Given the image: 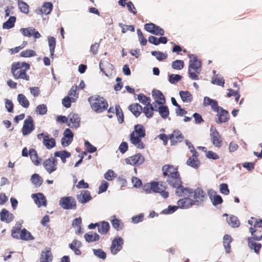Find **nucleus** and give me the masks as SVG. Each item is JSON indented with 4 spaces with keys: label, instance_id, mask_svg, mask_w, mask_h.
Segmentation results:
<instances>
[{
    "label": "nucleus",
    "instance_id": "nucleus-1",
    "mask_svg": "<svg viewBox=\"0 0 262 262\" xmlns=\"http://www.w3.org/2000/svg\"><path fill=\"white\" fill-rule=\"evenodd\" d=\"M163 176L166 178L167 183L172 188H176L175 193L178 196H185L188 193H191L190 189L182 186V181L178 167L172 165H164L162 167Z\"/></svg>",
    "mask_w": 262,
    "mask_h": 262
},
{
    "label": "nucleus",
    "instance_id": "nucleus-2",
    "mask_svg": "<svg viewBox=\"0 0 262 262\" xmlns=\"http://www.w3.org/2000/svg\"><path fill=\"white\" fill-rule=\"evenodd\" d=\"M146 132L144 127L141 124H137L134 126V130L130 134V143L138 149H144L145 144L142 141V138H144Z\"/></svg>",
    "mask_w": 262,
    "mask_h": 262
},
{
    "label": "nucleus",
    "instance_id": "nucleus-3",
    "mask_svg": "<svg viewBox=\"0 0 262 262\" xmlns=\"http://www.w3.org/2000/svg\"><path fill=\"white\" fill-rule=\"evenodd\" d=\"M30 67V64L26 62H14L11 65V72L15 79L29 81L30 76L27 71Z\"/></svg>",
    "mask_w": 262,
    "mask_h": 262
},
{
    "label": "nucleus",
    "instance_id": "nucleus-4",
    "mask_svg": "<svg viewBox=\"0 0 262 262\" xmlns=\"http://www.w3.org/2000/svg\"><path fill=\"white\" fill-rule=\"evenodd\" d=\"M166 188L167 186L163 181L147 183L143 187V189L146 193H159L164 199L169 196V193L165 191Z\"/></svg>",
    "mask_w": 262,
    "mask_h": 262
},
{
    "label": "nucleus",
    "instance_id": "nucleus-5",
    "mask_svg": "<svg viewBox=\"0 0 262 262\" xmlns=\"http://www.w3.org/2000/svg\"><path fill=\"white\" fill-rule=\"evenodd\" d=\"M249 231L252 236L247 238L248 246L251 249H253L255 253H258L261 245L260 243H256L254 241H260L262 239V231L259 228L252 226L249 228Z\"/></svg>",
    "mask_w": 262,
    "mask_h": 262
},
{
    "label": "nucleus",
    "instance_id": "nucleus-6",
    "mask_svg": "<svg viewBox=\"0 0 262 262\" xmlns=\"http://www.w3.org/2000/svg\"><path fill=\"white\" fill-rule=\"evenodd\" d=\"M92 110L97 113H100L106 110L108 104L107 101L99 95H94L88 98Z\"/></svg>",
    "mask_w": 262,
    "mask_h": 262
},
{
    "label": "nucleus",
    "instance_id": "nucleus-7",
    "mask_svg": "<svg viewBox=\"0 0 262 262\" xmlns=\"http://www.w3.org/2000/svg\"><path fill=\"white\" fill-rule=\"evenodd\" d=\"M202 63L201 61L198 59L195 56L193 55V58L189 61L188 66L189 77L192 80H199V74L201 71Z\"/></svg>",
    "mask_w": 262,
    "mask_h": 262
},
{
    "label": "nucleus",
    "instance_id": "nucleus-8",
    "mask_svg": "<svg viewBox=\"0 0 262 262\" xmlns=\"http://www.w3.org/2000/svg\"><path fill=\"white\" fill-rule=\"evenodd\" d=\"M59 205L63 209L75 210L77 208L76 201L73 196H64L59 202Z\"/></svg>",
    "mask_w": 262,
    "mask_h": 262
},
{
    "label": "nucleus",
    "instance_id": "nucleus-9",
    "mask_svg": "<svg viewBox=\"0 0 262 262\" xmlns=\"http://www.w3.org/2000/svg\"><path fill=\"white\" fill-rule=\"evenodd\" d=\"M210 137L212 144L216 148H220L223 145V140L216 128L211 126L210 129Z\"/></svg>",
    "mask_w": 262,
    "mask_h": 262
},
{
    "label": "nucleus",
    "instance_id": "nucleus-10",
    "mask_svg": "<svg viewBox=\"0 0 262 262\" xmlns=\"http://www.w3.org/2000/svg\"><path fill=\"white\" fill-rule=\"evenodd\" d=\"M35 129L34 120L31 116H27V118L24 122L23 126L21 128V132L24 136L30 134Z\"/></svg>",
    "mask_w": 262,
    "mask_h": 262
},
{
    "label": "nucleus",
    "instance_id": "nucleus-11",
    "mask_svg": "<svg viewBox=\"0 0 262 262\" xmlns=\"http://www.w3.org/2000/svg\"><path fill=\"white\" fill-rule=\"evenodd\" d=\"M191 152L192 155L190 156L186 161L187 165L196 169L200 165V161L198 159L199 153L196 151L194 147H192V149H191Z\"/></svg>",
    "mask_w": 262,
    "mask_h": 262
},
{
    "label": "nucleus",
    "instance_id": "nucleus-12",
    "mask_svg": "<svg viewBox=\"0 0 262 262\" xmlns=\"http://www.w3.org/2000/svg\"><path fill=\"white\" fill-rule=\"evenodd\" d=\"M144 28L146 31L155 35L162 36L164 34V30L152 23L145 24Z\"/></svg>",
    "mask_w": 262,
    "mask_h": 262
},
{
    "label": "nucleus",
    "instance_id": "nucleus-13",
    "mask_svg": "<svg viewBox=\"0 0 262 262\" xmlns=\"http://www.w3.org/2000/svg\"><path fill=\"white\" fill-rule=\"evenodd\" d=\"M123 243V240L121 237L117 236L115 237L112 242L110 247L111 253L113 255L116 254L122 249Z\"/></svg>",
    "mask_w": 262,
    "mask_h": 262
},
{
    "label": "nucleus",
    "instance_id": "nucleus-14",
    "mask_svg": "<svg viewBox=\"0 0 262 262\" xmlns=\"http://www.w3.org/2000/svg\"><path fill=\"white\" fill-rule=\"evenodd\" d=\"M144 157L141 154H137L125 159L127 164L137 166L142 164L144 162Z\"/></svg>",
    "mask_w": 262,
    "mask_h": 262
},
{
    "label": "nucleus",
    "instance_id": "nucleus-15",
    "mask_svg": "<svg viewBox=\"0 0 262 262\" xmlns=\"http://www.w3.org/2000/svg\"><path fill=\"white\" fill-rule=\"evenodd\" d=\"M192 191L191 193H188L185 196H182V197H184V198L180 199L177 202V205L178 207L181 208H187L191 207L193 205H195L193 200L189 198L188 196L193 193V190L190 189Z\"/></svg>",
    "mask_w": 262,
    "mask_h": 262
},
{
    "label": "nucleus",
    "instance_id": "nucleus-16",
    "mask_svg": "<svg viewBox=\"0 0 262 262\" xmlns=\"http://www.w3.org/2000/svg\"><path fill=\"white\" fill-rule=\"evenodd\" d=\"M57 161L55 157H50L46 160L43 163V165L46 170L49 173L55 171L57 169Z\"/></svg>",
    "mask_w": 262,
    "mask_h": 262
},
{
    "label": "nucleus",
    "instance_id": "nucleus-17",
    "mask_svg": "<svg viewBox=\"0 0 262 262\" xmlns=\"http://www.w3.org/2000/svg\"><path fill=\"white\" fill-rule=\"evenodd\" d=\"M216 112L217 119L216 122L217 124L227 122L230 118L228 112L222 107Z\"/></svg>",
    "mask_w": 262,
    "mask_h": 262
},
{
    "label": "nucleus",
    "instance_id": "nucleus-18",
    "mask_svg": "<svg viewBox=\"0 0 262 262\" xmlns=\"http://www.w3.org/2000/svg\"><path fill=\"white\" fill-rule=\"evenodd\" d=\"M80 118L79 115L71 113L68 115V125L71 128H77L79 126Z\"/></svg>",
    "mask_w": 262,
    "mask_h": 262
},
{
    "label": "nucleus",
    "instance_id": "nucleus-19",
    "mask_svg": "<svg viewBox=\"0 0 262 262\" xmlns=\"http://www.w3.org/2000/svg\"><path fill=\"white\" fill-rule=\"evenodd\" d=\"M152 95L155 100V101L152 102L155 108L157 107V104H163L165 103L166 100L164 96L160 90H153Z\"/></svg>",
    "mask_w": 262,
    "mask_h": 262
},
{
    "label": "nucleus",
    "instance_id": "nucleus-20",
    "mask_svg": "<svg viewBox=\"0 0 262 262\" xmlns=\"http://www.w3.org/2000/svg\"><path fill=\"white\" fill-rule=\"evenodd\" d=\"M193 195V202L195 205H200L205 200L206 198V193L200 188H196L194 191Z\"/></svg>",
    "mask_w": 262,
    "mask_h": 262
},
{
    "label": "nucleus",
    "instance_id": "nucleus-21",
    "mask_svg": "<svg viewBox=\"0 0 262 262\" xmlns=\"http://www.w3.org/2000/svg\"><path fill=\"white\" fill-rule=\"evenodd\" d=\"M184 139V137L179 130H175L172 134L169 135V140H170L171 144L172 145H176L178 142H182Z\"/></svg>",
    "mask_w": 262,
    "mask_h": 262
},
{
    "label": "nucleus",
    "instance_id": "nucleus-22",
    "mask_svg": "<svg viewBox=\"0 0 262 262\" xmlns=\"http://www.w3.org/2000/svg\"><path fill=\"white\" fill-rule=\"evenodd\" d=\"M203 105L207 106L210 105L212 110L214 112H217L221 107L218 105L217 101L215 100L212 99L208 97H205L203 100Z\"/></svg>",
    "mask_w": 262,
    "mask_h": 262
},
{
    "label": "nucleus",
    "instance_id": "nucleus-23",
    "mask_svg": "<svg viewBox=\"0 0 262 262\" xmlns=\"http://www.w3.org/2000/svg\"><path fill=\"white\" fill-rule=\"evenodd\" d=\"M92 199L90 192L88 190H82L80 194L77 195V199L82 204L85 203Z\"/></svg>",
    "mask_w": 262,
    "mask_h": 262
},
{
    "label": "nucleus",
    "instance_id": "nucleus-24",
    "mask_svg": "<svg viewBox=\"0 0 262 262\" xmlns=\"http://www.w3.org/2000/svg\"><path fill=\"white\" fill-rule=\"evenodd\" d=\"M128 109L136 117L140 115L143 110L142 106L137 103H133L129 105Z\"/></svg>",
    "mask_w": 262,
    "mask_h": 262
},
{
    "label": "nucleus",
    "instance_id": "nucleus-25",
    "mask_svg": "<svg viewBox=\"0 0 262 262\" xmlns=\"http://www.w3.org/2000/svg\"><path fill=\"white\" fill-rule=\"evenodd\" d=\"M1 220L3 222L6 223L11 222L14 218V216L12 213H10L6 209H3L0 213Z\"/></svg>",
    "mask_w": 262,
    "mask_h": 262
},
{
    "label": "nucleus",
    "instance_id": "nucleus-26",
    "mask_svg": "<svg viewBox=\"0 0 262 262\" xmlns=\"http://www.w3.org/2000/svg\"><path fill=\"white\" fill-rule=\"evenodd\" d=\"M53 255L50 250L46 249L42 251L40 257V262H52Z\"/></svg>",
    "mask_w": 262,
    "mask_h": 262
},
{
    "label": "nucleus",
    "instance_id": "nucleus-27",
    "mask_svg": "<svg viewBox=\"0 0 262 262\" xmlns=\"http://www.w3.org/2000/svg\"><path fill=\"white\" fill-rule=\"evenodd\" d=\"M32 198L39 207L41 206H46V200L43 194L40 193L33 194Z\"/></svg>",
    "mask_w": 262,
    "mask_h": 262
},
{
    "label": "nucleus",
    "instance_id": "nucleus-28",
    "mask_svg": "<svg viewBox=\"0 0 262 262\" xmlns=\"http://www.w3.org/2000/svg\"><path fill=\"white\" fill-rule=\"evenodd\" d=\"M157 111V108H155L154 103L145 105L143 108L142 112L145 114V116L150 118L153 116L154 111Z\"/></svg>",
    "mask_w": 262,
    "mask_h": 262
},
{
    "label": "nucleus",
    "instance_id": "nucleus-29",
    "mask_svg": "<svg viewBox=\"0 0 262 262\" xmlns=\"http://www.w3.org/2000/svg\"><path fill=\"white\" fill-rule=\"evenodd\" d=\"M42 142L47 149H51L56 145L55 140L53 138H50L48 135H45Z\"/></svg>",
    "mask_w": 262,
    "mask_h": 262
},
{
    "label": "nucleus",
    "instance_id": "nucleus-30",
    "mask_svg": "<svg viewBox=\"0 0 262 262\" xmlns=\"http://www.w3.org/2000/svg\"><path fill=\"white\" fill-rule=\"evenodd\" d=\"M110 228V224L108 222L102 221L98 223V230L101 234H106Z\"/></svg>",
    "mask_w": 262,
    "mask_h": 262
},
{
    "label": "nucleus",
    "instance_id": "nucleus-31",
    "mask_svg": "<svg viewBox=\"0 0 262 262\" xmlns=\"http://www.w3.org/2000/svg\"><path fill=\"white\" fill-rule=\"evenodd\" d=\"M209 195L214 206L221 204L223 203V199L221 196L216 194L215 191L209 192Z\"/></svg>",
    "mask_w": 262,
    "mask_h": 262
},
{
    "label": "nucleus",
    "instance_id": "nucleus-32",
    "mask_svg": "<svg viewBox=\"0 0 262 262\" xmlns=\"http://www.w3.org/2000/svg\"><path fill=\"white\" fill-rule=\"evenodd\" d=\"M113 227L117 231L122 230L124 227L123 223L120 220L117 219L115 215H113L112 217V219L110 220Z\"/></svg>",
    "mask_w": 262,
    "mask_h": 262
},
{
    "label": "nucleus",
    "instance_id": "nucleus-33",
    "mask_svg": "<svg viewBox=\"0 0 262 262\" xmlns=\"http://www.w3.org/2000/svg\"><path fill=\"white\" fill-rule=\"evenodd\" d=\"M232 241V237L228 234H225L223 237V245L226 252L229 253L231 252L230 243Z\"/></svg>",
    "mask_w": 262,
    "mask_h": 262
},
{
    "label": "nucleus",
    "instance_id": "nucleus-34",
    "mask_svg": "<svg viewBox=\"0 0 262 262\" xmlns=\"http://www.w3.org/2000/svg\"><path fill=\"white\" fill-rule=\"evenodd\" d=\"M180 96L182 100V101L184 102H190L193 99L192 95L191 94L186 91H181L179 92Z\"/></svg>",
    "mask_w": 262,
    "mask_h": 262
},
{
    "label": "nucleus",
    "instance_id": "nucleus-35",
    "mask_svg": "<svg viewBox=\"0 0 262 262\" xmlns=\"http://www.w3.org/2000/svg\"><path fill=\"white\" fill-rule=\"evenodd\" d=\"M159 113L160 115L163 119L167 118L169 114V111L168 107L166 105H162L159 107L157 106V111Z\"/></svg>",
    "mask_w": 262,
    "mask_h": 262
},
{
    "label": "nucleus",
    "instance_id": "nucleus-36",
    "mask_svg": "<svg viewBox=\"0 0 262 262\" xmlns=\"http://www.w3.org/2000/svg\"><path fill=\"white\" fill-rule=\"evenodd\" d=\"M29 156L32 162L35 165H38L40 163L41 159H38L37 154L35 149L31 148L29 151Z\"/></svg>",
    "mask_w": 262,
    "mask_h": 262
},
{
    "label": "nucleus",
    "instance_id": "nucleus-37",
    "mask_svg": "<svg viewBox=\"0 0 262 262\" xmlns=\"http://www.w3.org/2000/svg\"><path fill=\"white\" fill-rule=\"evenodd\" d=\"M53 9V5L51 2H45L42 6L40 11L41 14H49Z\"/></svg>",
    "mask_w": 262,
    "mask_h": 262
},
{
    "label": "nucleus",
    "instance_id": "nucleus-38",
    "mask_svg": "<svg viewBox=\"0 0 262 262\" xmlns=\"http://www.w3.org/2000/svg\"><path fill=\"white\" fill-rule=\"evenodd\" d=\"M19 237L20 239L23 241H30L34 239L31 233L25 228L22 229L21 232H20V235H19Z\"/></svg>",
    "mask_w": 262,
    "mask_h": 262
},
{
    "label": "nucleus",
    "instance_id": "nucleus-39",
    "mask_svg": "<svg viewBox=\"0 0 262 262\" xmlns=\"http://www.w3.org/2000/svg\"><path fill=\"white\" fill-rule=\"evenodd\" d=\"M54 156L55 158L57 157H60L62 162L64 163L66 162V159L71 156V154L66 150L56 151L54 153Z\"/></svg>",
    "mask_w": 262,
    "mask_h": 262
},
{
    "label": "nucleus",
    "instance_id": "nucleus-40",
    "mask_svg": "<svg viewBox=\"0 0 262 262\" xmlns=\"http://www.w3.org/2000/svg\"><path fill=\"white\" fill-rule=\"evenodd\" d=\"M80 245L81 243L79 241L75 239L69 245V247L74 251L75 254L80 255L81 254V251L79 249V248Z\"/></svg>",
    "mask_w": 262,
    "mask_h": 262
},
{
    "label": "nucleus",
    "instance_id": "nucleus-41",
    "mask_svg": "<svg viewBox=\"0 0 262 262\" xmlns=\"http://www.w3.org/2000/svg\"><path fill=\"white\" fill-rule=\"evenodd\" d=\"M17 100L23 107L28 108L29 106L30 102L24 94H18Z\"/></svg>",
    "mask_w": 262,
    "mask_h": 262
},
{
    "label": "nucleus",
    "instance_id": "nucleus-42",
    "mask_svg": "<svg viewBox=\"0 0 262 262\" xmlns=\"http://www.w3.org/2000/svg\"><path fill=\"white\" fill-rule=\"evenodd\" d=\"M63 135L68 138L67 141H63L66 145H69L73 141L74 135L70 129L66 128L64 131Z\"/></svg>",
    "mask_w": 262,
    "mask_h": 262
},
{
    "label": "nucleus",
    "instance_id": "nucleus-43",
    "mask_svg": "<svg viewBox=\"0 0 262 262\" xmlns=\"http://www.w3.org/2000/svg\"><path fill=\"white\" fill-rule=\"evenodd\" d=\"M16 21V17L15 16H10L9 18L3 24V28L5 29H9L14 26Z\"/></svg>",
    "mask_w": 262,
    "mask_h": 262
},
{
    "label": "nucleus",
    "instance_id": "nucleus-44",
    "mask_svg": "<svg viewBox=\"0 0 262 262\" xmlns=\"http://www.w3.org/2000/svg\"><path fill=\"white\" fill-rule=\"evenodd\" d=\"M48 40L51 53L50 56L52 57L54 55L56 46V39L54 37L50 36L48 37Z\"/></svg>",
    "mask_w": 262,
    "mask_h": 262
},
{
    "label": "nucleus",
    "instance_id": "nucleus-45",
    "mask_svg": "<svg viewBox=\"0 0 262 262\" xmlns=\"http://www.w3.org/2000/svg\"><path fill=\"white\" fill-rule=\"evenodd\" d=\"M84 238L85 241L89 243L95 241H98L99 238V235L96 233H86L84 235Z\"/></svg>",
    "mask_w": 262,
    "mask_h": 262
},
{
    "label": "nucleus",
    "instance_id": "nucleus-46",
    "mask_svg": "<svg viewBox=\"0 0 262 262\" xmlns=\"http://www.w3.org/2000/svg\"><path fill=\"white\" fill-rule=\"evenodd\" d=\"M32 183L36 186L39 187L42 183V179L38 174H33L31 178Z\"/></svg>",
    "mask_w": 262,
    "mask_h": 262
},
{
    "label": "nucleus",
    "instance_id": "nucleus-47",
    "mask_svg": "<svg viewBox=\"0 0 262 262\" xmlns=\"http://www.w3.org/2000/svg\"><path fill=\"white\" fill-rule=\"evenodd\" d=\"M248 223L251 226L253 223H254L253 226L255 228H262V219H256L253 217H251L250 220H248Z\"/></svg>",
    "mask_w": 262,
    "mask_h": 262
},
{
    "label": "nucleus",
    "instance_id": "nucleus-48",
    "mask_svg": "<svg viewBox=\"0 0 262 262\" xmlns=\"http://www.w3.org/2000/svg\"><path fill=\"white\" fill-rule=\"evenodd\" d=\"M18 5L20 11L25 14L29 13V5L23 0H18Z\"/></svg>",
    "mask_w": 262,
    "mask_h": 262
},
{
    "label": "nucleus",
    "instance_id": "nucleus-49",
    "mask_svg": "<svg viewBox=\"0 0 262 262\" xmlns=\"http://www.w3.org/2000/svg\"><path fill=\"white\" fill-rule=\"evenodd\" d=\"M115 113L118 117V120L119 123H123L124 121V115L122 110L119 105L115 106Z\"/></svg>",
    "mask_w": 262,
    "mask_h": 262
},
{
    "label": "nucleus",
    "instance_id": "nucleus-50",
    "mask_svg": "<svg viewBox=\"0 0 262 262\" xmlns=\"http://www.w3.org/2000/svg\"><path fill=\"white\" fill-rule=\"evenodd\" d=\"M138 99L141 103L145 105H147L150 104V98L149 97H146L143 94H139L138 95Z\"/></svg>",
    "mask_w": 262,
    "mask_h": 262
},
{
    "label": "nucleus",
    "instance_id": "nucleus-51",
    "mask_svg": "<svg viewBox=\"0 0 262 262\" xmlns=\"http://www.w3.org/2000/svg\"><path fill=\"white\" fill-rule=\"evenodd\" d=\"M228 222L229 225L233 228L238 227L240 225L239 220L236 216L234 215L230 216Z\"/></svg>",
    "mask_w": 262,
    "mask_h": 262
},
{
    "label": "nucleus",
    "instance_id": "nucleus-52",
    "mask_svg": "<svg viewBox=\"0 0 262 262\" xmlns=\"http://www.w3.org/2000/svg\"><path fill=\"white\" fill-rule=\"evenodd\" d=\"M184 62L182 60H176L172 62L171 67L172 69L177 70H180L183 68Z\"/></svg>",
    "mask_w": 262,
    "mask_h": 262
},
{
    "label": "nucleus",
    "instance_id": "nucleus-53",
    "mask_svg": "<svg viewBox=\"0 0 262 262\" xmlns=\"http://www.w3.org/2000/svg\"><path fill=\"white\" fill-rule=\"evenodd\" d=\"M76 98L71 97L69 96L65 97L62 100L63 105L66 108L71 107L72 102H74Z\"/></svg>",
    "mask_w": 262,
    "mask_h": 262
},
{
    "label": "nucleus",
    "instance_id": "nucleus-54",
    "mask_svg": "<svg viewBox=\"0 0 262 262\" xmlns=\"http://www.w3.org/2000/svg\"><path fill=\"white\" fill-rule=\"evenodd\" d=\"M22 229L18 226L14 227L11 230V236L16 239H19V235H20V232Z\"/></svg>",
    "mask_w": 262,
    "mask_h": 262
},
{
    "label": "nucleus",
    "instance_id": "nucleus-55",
    "mask_svg": "<svg viewBox=\"0 0 262 262\" xmlns=\"http://www.w3.org/2000/svg\"><path fill=\"white\" fill-rule=\"evenodd\" d=\"M36 55V52L34 50L31 49L23 51L20 54V56L23 57H30L35 56Z\"/></svg>",
    "mask_w": 262,
    "mask_h": 262
},
{
    "label": "nucleus",
    "instance_id": "nucleus-56",
    "mask_svg": "<svg viewBox=\"0 0 262 262\" xmlns=\"http://www.w3.org/2000/svg\"><path fill=\"white\" fill-rule=\"evenodd\" d=\"M137 32L138 36V40L140 45L143 46H145L147 43V40L144 37L143 33L139 29H137Z\"/></svg>",
    "mask_w": 262,
    "mask_h": 262
},
{
    "label": "nucleus",
    "instance_id": "nucleus-57",
    "mask_svg": "<svg viewBox=\"0 0 262 262\" xmlns=\"http://www.w3.org/2000/svg\"><path fill=\"white\" fill-rule=\"evenodd\" d=\"M151 54L155 56L158 60H162L167 58V55L166 54L163 53L160 51H152Z\"/></svg>",
    "mask_w": 262,
    "mask_h": 262
},
{
    "label": "nucleus",
    "instance_id": "nucleus-58",
    "mask_svg": "<svg viewBox=\"0 0 262 262\" xmlns=\"http://www.w3.org/2000/svg\"><path fill=\"white\" fill-rule=\"evenodd\" d=\"M36 111L38 114L43 115L47 112V107L43 104L38 105L36 108Z\"/></svg>",
    "mask_w": 262,
    "mask_h": 262
},
{
    "label": "nucleus",
    "instance_id": "nucleus-59",
    "mask_svg": "<svg viewBox=\"0 0 262 262\" xmlns=\"http://www.w3.org/2000/svg\"><path fill=\"white\" fill-rule=\"evenodd\" d=\"M182 76L178 74H171L169 76V81L172 84L181 80Z\"/></svg>",
    "mask_w": 262,
    "mask_h": 262
},
{
    "label": "nucleus",
    "instance_id": "nucleus-60",
    "mask_svg": "<svg viewBox=\"0 0 262 262\" xmlns=\"http://www.w3.org/2000/svg\"><path fill=\"white\" fill-rule=\"evenodd\" d=\"M34 28H22L20 29V31L23 35L28 37H31L33 35V31L34 32Z\"/></svg>",
    "mask_w": 262,
    "mask_h": 262
},
{
    "label": "nucleus",
    "instance_id": "nucleus-61",
    "mask_svg": "<svg viewBox=\"0 0 262 262\" xmlns=\"http://www.w3.org/2000/svg\"><path fill=\"white\" fill-rule=\"evenodd\" d=\"M116 176V174L112 170H108L104 175V178L108 181L113 180Z\"/></svg>",
    "mask_w": 262,
    "mask_h": 262
},
{
    "label": "nucleus",
    "instance_id": "nucleus-62",
    "mask_svg": "<svg viewBox=\"0 0 262 262\" xmlns=\"http://www.w3.org/2000/svg\"><path fill=\"white\" fill-rule=\"evenodd\" d=\"M94 254L100 258L104 259L106 258V253L101 249H93Z\"/></svg>",
    "mask_w": 262,
    "mask_h": 262
},
{
    "label": "nucleus",
    "instance_id": "nucleus-63",
    "mask_svg": "<svg viewBox=\"0 0 262 262\" xmlns=\"http://www.w3.org/2000/svg\"><path fill=\"white\" fill-rule=\"evenodd\" d=\"M220 190L221 193L225 195L229 194V189L228 185L226 183H222L220 185Z\"/></svg>",
    "mask_w": 262,
    "mask_h": 262
},
{
    "label": "nucleus",
    "instance_id": "nucleus-64",
    "mask_svg": "<svg viewBox=\"0 0 262 262\" xmlns=\"http://www.w3.org/2000/svg\"><path fill=\"white\" fill-rule=\"evenodd\" d=\"M206 157L208 159L213 160H217L220 158L219 156L216 153L211 150L206 151Z\"/></svg>",
    "mask_w": 262,
    "mask_h": 262
}]
</instances>
